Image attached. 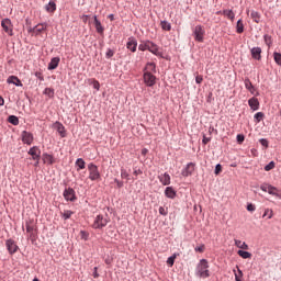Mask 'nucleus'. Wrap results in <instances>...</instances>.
I'll return each mask as SVG.
<instances>
[{
  "label": "nucleus",
  "instance_id": "obj_1",
  "mask_svg": "<svg viewBox=\"0 0 281 281\" xmlns=\"http://www.w3.org/2000/svg\"><path fill=\"white\" fill-rule=\"evenodd\" d=\"M139 52H150L154 56H161V52H159V46L151 41H142L138 45Z\"/></svg>",
  "mask_w": 281,
  "mask_h": 281
},
{
  "label": "nucleus",
  "instance_id": "obj_2",
  "mask_svg": "<svg viewBox=\"0 0 281 281\" xmlns=\"http://www.w3.org/2000/svg\"><path fill=\"white\" fill-rule=\"evenodd\" d=\"M199 278H210V263L206 259H201L196 267Z\"/></svg>",
  "mask_w": 281,
  "mask_h": 281
},
{
  "label": "nucleus",
  "instance_id": "obj_3",
  "mask_svg": "<svg viewBox=\"0 0 281 281\" xmlns=\"http://www.w3.org/2000/svg\"><path fill=\"white\" fill-rule=\"evenodd\" d=\"M88 179H90V181H100L102 179V175L100 173V169H98V166L93 162H90L88 165Z\"/></svg>",
  "mask_w": 281,
  "mask_h": 281
},
{
  "label": "nucleus",
  "instance_id": "obj_4",
  "mask_svg": "<svg viewBox=\"0 0 281 281\" xmlns=\"http://www.w3.org/2000/svg\"><path fill=\"white\" fill-rule=\"evenodd\" d=\"M106 225H109V216L97 215L92 224V227L93 229H102V227H106Z\"/></svg>",
  "mask_w": 281,
  "mask_h": 281
},
{
  "label": "nucleus",
  "instance_id": "obj_5",
  "mask_svg": "<svg viewBox=\"0 0 281 281\" xmlns=\"http://www.w3.org/2000/svg\"><path fill=\"white\" fill-rule=\"evenodd\" d=\"M26 232L29 233V238H36V224L34 220H29L25 222Z\"/></svg>",
  "mask_w": 281,
  "mask_h": 281
},
{
  "label": "nucleus",
  "instance_id": "obj_6",
  "mask_svg": "<svg viewBox=\"0 0 281 281\" xmlns=\"http://www.w3.org/2000/svg\"><path fill=\"white\" fill-rule=\"evenodd\" d=\"M194 41L198 43H203V38L205 36V29L201 25H196L193 30Z\"/></svg>",
  "mask_w": 281,
  "mask_h": 281
},
{
  "label": "nucleus",
  "instance_id": "obj_7",
  "mask_svg": "<svg viewBox=\"0 0 281 281\" xmlns=\"http://www.w3.org/2000/svg\"><path fill=\"white\" fill-rule=\"evenodd\" d=\"M143 79L146 87H155L157 85V77L153 72H144Z\"/></svg>",
  "mask_w": 281,
  "mask_h": 281
},
{
  "label": "nucleus",
  "instance_id": "obj_8",
  "mask_svg": "<svg viewBox=\"0 0 281 281\" xmlns=\"http://www.w3.org/2000/svg\"><path fill=\"white\" fill-rule=\"evenodd\" d=\"M23 144H26L27 146H32L34 142V134L30 133L27 131H23L21 134Z\"/></svg>",
  "mask_w": 281,
  "mask_h": 281
},
{
  "label": "nucleus",
  "instance_id": "obj_9",
  "mask_svg": "<svg viewBox=\"0 0 281 281\" xmlns=\"http://www.w3.org/2000/svg\"><path fill=\"white\" fill-rule=\"evenodd\" d=\"M260 190H262V192H268V194H271L272 196H278V188L271 184H261Z\"/></svg>",
  "mask_w": 281,
  "mask_h": 281
},
{
  "label": "nucleus",
  "instance_id": "obj_10",
  "mask_svg": "<svg viewBox=\"0 0 281 281\" xmlns=\"http://www.w3.org/2000/svg\"><path fill=\"white\" fill-rule=\"evenodd\" d=\"M2 30L5 32V34H9V36H12V21L10 19H4L1 21Z\"/></svg>",
  "mask_w": 281,
  "mask_h": 281
},
{
  "label": "nucleus",
  "instance_id": "obj_11",
  "mask_svg": "<svg viewBox=\"0 0 281 281\" xmlns=\"http://www.w3.org/2000/svg\"><path fill=\"white\" fill-rule=\"evenodd\" d=\"M29 155H31L34 161H41V148L33 146L29 149Z\"/></svg>",
  "mask_w": 281,
  "mask_h": 281
},
{
  "label": "nucleus",
  "instance_id": "obj_12",
  "mask_svg": "<svg viewBox=\"0 0 281 281\" xmlns=\"http://www.w3.org/2000/svg\"><path fill=\"white\" fill-rule=\"evenodd\" d=\"M5 247L9 251V254H16V251H19V246L16 245V241H14L13 239H8L5 241Z\"/></svg>",
  "mask_w": 281,
  "mask_h": 281
},
{
  "label": "nucleus",
  "instance_id": "obj_13",
  "mask_svg": "<svg viewBox=\"0 0 281 281\" xmlns=\"http://www.w3.org/2000/svg\"><path fill=\"white\" fill-rule=\"evenodd\" d=\"M64 199L67 201H76V191L72 188H68L64 191Z\"/></svg>",
  "mask_w": 281,
  "mask_h": 281
},
{
  "label": "nucleus",
  "instance_id": "obj_14",
  "mask_svg": "<svg viewBox=\"0 0 281 281\" xmlns=\"http://www.w3.org/2000/svg\"><path fill=\"white\" fill-rule=\"evenodd\" d=\"M126 47L130 49V52H137V40H135V37H130L127 40Z\"/></svg>",
  "mask_w": 281,
  "mask_h": 281
},
{
  "label": "nucleus",
  "instance_id": "obj_15",
  "mask_svg": "<svg viewBox=\"0 0 281 281\" xmlns=\"http://www.w3.org/2000/svg\"><path fill=\"white\" fill-rule=\"evenodd\" d=\"M43 162L47 164L48 166H54L56 164V158H54L52 155L45 153L42 156Z\"/></svg>",
  "mask_w": 281,
  "mask_h": 281
},
{
  "label": "nucleus",
  "instance_id": "obj_16",
  "mask_svg": "<svg viewBox=\"0 0 281 281\" xmlns=\"http://www.w3.org/2000/svg\"><path fill=\"white\" fill-rule=\"evenodd\" d=\"M194 164L189 162L187 167L182 170V177H190L194 172Z\"/></svg>",
  "mask_w": 281,
  "mask_h": 281
},
{
  "label": "nucleus",
  "instance_id": "obj_17",
  "mask_svg": "<svg viewBox=\"0 0 281 281\" xmlns=\"http://www.w3.org/2000/svg\"><path fill=\"white\" fill-rule=\"evenodd\" d=\"M7 82L9 85H15V87H23V83L21 82V79H19V77H16V76H10L7 79Z\"/></svg>",
  "mask_w": 281,
  "mask_h": 281
},
{
  "label": "nucleus",
  "instance_id": "obj_18",
  "mask_svg": "<svg viewBox=\"0 0 281 281\" xmlns=\"http://www.w3.org/2000/svg\"><path fill=\"white\" fill-rule=\"evenodd\" d=\"M59 64H60V57L52 58L50 63L48 64V70L52 71L54 69H57Z\"/></svg>",
  "mask_w": 281,
  "mask_h": 281
},
{
  "label": "nucleus",
  "instance_id": "obj_19",
  "mask_svg": "<svg viewBox=\"0 0 281 281\" xmlns=\"http://www.w3.org/2000/svg\"><path fill=\"white\" fill-rule=\"evenodd\" d=\"M248 104L252 111H258L260 109V102L258 101L257 98H251L248 100Z\"/></svg>",
  "mask_w": 281,
  "mask_h": 281
},
{
  "label": "nucleus",
  "instance_id": "obj_20",
  "mask_svg": "<svg viewBox=\"0 0 281 281\" xmlns=\"http://www.w3.org/2000/svg\"><path fill=\"white\" fill-rule=\"evenodd\" d=\"M261 54H262L261 47H254L251 49V56L252 58H255V60H260V58H262Z\"/></svg>",
  "mask_w": 281,
  "mask_h": 281
},
{
  "label": "nucleus",
  "instance_id": "obj_21",
  "mask_svg": "<svg viewBox=\"0 0 281 281\" xmlns=\"http://www.w3.org/2000/svg\"><path fill=\"white\" fill-rule=\"evenodd\" d=\"M75 166L77 168V172H80V170H85L87 168V162L82 158H78L75 162Z\"/></svg>",
  "mask_w": 281,
  "mask_h": 281
},
{
  "label": "nucleus",
  "instance_id": "obj_22",
  "mask_svg": "<svg viewBox=\"0 0 281 281\" xmlns=\"http://www.w3.org/2000/svg\"><path fill=\"white\" fill-rule=\"evenodd\" d=\"M158 179L162 186H170V175L161 173Z\"/></svg>",
  "mask_w": 281,
  "mask_h": 281
},
{
  "label": "nucleus",
  "instance_id": "obj_23",
  "mask_svg": "<svg viewBox=\"0 0 281 281\" xmlns=\"http://www.w3.org/2000/svg\"><path fill=\"white\" fill-rule=\"evenodd\" d=\"M94 27L98 34H104V27L102 26V23L98 20V15H94Z\"/></svg>",
  "mask_w": 281,
  "mask_h": 281
},
{
  "label": "nucleus",
  "instance_id": "obj_24",
  "mask_svg": "<svg viewBox=\"0 0 281 281\" xmlns=\"http://www.w3.org/2000/svg\"><path fill=\"white\" fill-rule=\"evenodd\" d=\"M244 85H245V88L254 95V93L256 92V88L251 83V80H249V78L245 79Z\"/></svg>",
  "mask_w": 281,
  "mask_h": 281
},
{
  "label": "nucleus",
  "instance_id": "obj_25",
  "mask_svg": "<svg viewBox=\"0 0 281 281\" xmlns=\"http://www.w3.org/2000/svg\"><path fill=\"white\" fill-rule=\"evenodd\" d=\"M55 128L59 133L60 137H66L65 125L60 122L55 123Z\"/></svg>",
  "mask_w": 281,
  "mask_h": 281
},
{
  "label": "nucleus",
  "instance_id": "obj_26",
  "mask_svg": "<svg viewBox=\"0 0 281 281\" xmlns=\"http://www.w3.org/2000/svg\"><path fill=\"white\" fill-rule=\"evenodd\" d=\"M165 196H167V199H175V196H177V192L172 187H167L165 190Z\"/></svg>",
  "mask_w": 281,
  "mask_h": 281
},
{
  "label": "nucleus",
  "instance_id": "obj_27",
  "mask_svg": "<svg viewBox=\"0 0 281 281\" xmlns=\"http://www.w3.org/2000/svg\"><path fill=\"white\" fill-rule=\"evenodd\" d=\"M144 72H148V74H157V66L155 65V63H148L145 67V71Z\"/></svg>",
  "mask_w": 281,
  "mask_h": 281
},
{
  "label": "nucleus",
  "instance_id": "obj_28",
  "mask_svg": "<svg viewBox=\"0 0 281 281\" xmlns=\"http://www.w3.org/2000/svg\"><path fill=\"white\" fill-rule=\"evenodd\" d=\"M45 10L46 12H48L49 14H54L56 12V2L54 1H49V3H47L45 5Z\"/></svg>",
  "mask_w": 281,
  "mask_h": 281
},
{
  "label": "nucleus",
  "instance_id": "obj_29",
  "mask_svg": "<svg viewBox=\"0 0 281 281\" xmlns=\"http://www.w3.org/2000/svg\"><path fill=\"white\" fill-rule=\"evenodd\" d=\"M45 30H47V25H45V24H37V25L33 29V34H35L36 36H38V34H41V32H45Z\"/></svg>",
  "mask_w": 281,
  "mask_h": 281
},
{
  "label": "nucleus",
  "instance_id": "obj_30",
  "mask_svg": "<svg viewBox=\"0 0 281 281\" xmlns=\"http://www.w3.org/2000/svg\"><path fill=\"white\" fill-rule=\"evenodd\" d=\"M235 246L238 247V249H249V245H247V243L235 239Z\"/></svg>",
  "mask_w": 281,
  "mask_h": 281
},
{
  "label": "nucleus",
  "instance_id": "obj_31",
  "mask_svg": "<svg viewBox=\"0 0 281 281\" xmlns=\"http://www.w3.org/2000/svg\"><path fill=\"white\" fill-rule=\"evenodd\" d=\"M60 215L64 218V221H67L71 218V216H74V212L70 210H65L64 212L60 213Z\"/></svg>",
  "mask_w": 281,
  "mask_h": 281
},
{
  "label": "nucleus",
  "instance_id": "obj_32",
  "mask_svg": "<svg viewBox=\"0 0 281 281\" xmlns=\"http://www.w3.org/2000/svg\"><path fill=\"white\" fill-rule=\"evenodd\" d=\"M236 32L237 34H243V32H245V24H243V20L237 21Z\"/></svg>",
  "mask_w": 281,
  "mask_h": 281
},
{
  "label": "nucleus",
  "instance_id": "obj_33",
  "mask_svg": "<svg viewBox=\"0 0 281 281\" xmlns=\"http://www.w3.org/2000/svg\"><path fill=\"white\" fill-rule=\"evenodd\" d=\"M250 16L255 23H260V12L251 11Z\"/></svg>",
  "mask_w": 281,
  "mask_h": 281
},
{
  "label": "nucleus",
  "instance_id": "obj_34",
  "mask_svg": "<svg viewBox=\"0 0 281 281\" xmlns=\"http://www.w3.org/2000/svg\"><path fill=\"white\" fill-rule=\"evenodd\" d=\"M237 254L240 256V258H244V260L251 258V252L249 251L238 250Z\"/></svg>",
  "mask_w": 281,
  "mask_h": 281
},
{
  "label": "nucleus",
  "instance_id": "obj_35",
  "mask_svg": "<svg viewBox=\"0 0 281 281\" xmlns=\"http://www.w3.org/2000/svg\"><path fill=\"white\" fill-rule=\"evenodd\" d=\"M223 14H224V16H227V19H229L232 21H234V19L236 18V14L232 10H224Z\"/></svg>",
  "mask_w": 281,
  "mask_h": 281
},
{
  "label": "nucleus",
  "instance_id": "obj_36",
  "mask_svg": "<svg viewBox=\"0 0 281 281\" xmlns=\"http://www.w3.org/2000/svg\"><path fill=\"white\" fill-rule=\"evenodd\" d=\"M160 25H161V29L165 30L166 32H170V30H172V25H170V22L168 21H161Z\"/></svg>",
  "mask_w": 281,
  "mask_h": 281
},
{
  "label": "nucleus",
  "instance_id": "obj_37",
  "mask_svg": "<svg viewBox=\"0 0 281 281\" xmlns=\"http://www.w3.org/2000/svg\"><path fill=\"white\" fill-rule=\"evenodd\" d=\"M8 122L10 124H13V126H19V117H16L14 115H10L8 119Z\"/></svg>",
  "mask_w": 281,
  "mask_h": 281
},
{
  "label": "nucleus",
  "instance_id": "obj_38",
  "mask_svg": "<svg viewBox=\"0 0 281 281\" xmlns=\"http://www.w3.org/2000/svg\"><path fill=\"white\" fill-rule=\"evenodd\" d=\"M44 95H47L48 98H54V89L53 88H46L44 90Z\"/></svg>",
  "mask_w": 281,
  "mask_h": 281
},
{
  "label": "nucleus",
  "instance_id": "obj_39",
  "mask_svg": "<svg viewBox=\"0 0 281 281\" xmlns=\"http://www.w3.org/2000/svg\"><path fill=\"white\" fill-rule=\"evenodd\" d=\"M273 58H274V63H277V65H281V54L280 53L274 52Z\"/></svg>",
  "mask_w": 281,
  "mask_h": 281
},
{
  "label": "nucleus",
  "instance_id": "obj_40",
  "mask_svg": "<svg viewBox=\"0 0 281 281\" xmlns=\"http://www.w3.org/2000/svg\"><path fill=\"white\" fill-rule=\"evenodd\" d=\"M175 260H177V255H173L167 259V265L172 267L175 265Z\"/></svg>",
  "mask_w": 281,
  "mask_h": 281
},
{
  "label": "nucleus",
  "instance_id": "obj_41",
  "mask_svg": "<svg viewBox=\"0 0 281 281\" xmlns=\"http://www.w3.org/2000/svg\"><path fill=\"white\" fill-rule=\"evenodd\" d=\"M263 38H265L266 45H268V47H271V43H273V41L271 40V36L265 35Z\"/></svg>",
  "mask_w": 281,
  "mask_h": 281
},
{
  "label": "nucleus",
  "instance_id": "obj_42",
  "mask_svg": "<svg viewBox=\"0 0 281 281\" xmlns=\"http://www.w3.org/2000/svg\"><path fill=\"white\" fill-rule=\"evenodd\" d=\"M273 168H276V162L271 161L265 167V170L269 172V170H273Z\"/></svg>",
  "mask_w": 281,
  "mask_h": 281
},
{
  "label": "nucleus",
  "instance_id": "obj_43",
  "mask_svg": "<svg viewBox=\"0 0 281 281\" xmlns=\"http://www.w3.org/2000/svg\"><path fill=\"white\" fill-rule=\"evenodd\" d=\"M262 117H265V113L262 112H258L255 114V120H257V122H262Z\"/></svg>",
  "mask_w": 281,
  "mask_h": 281
},
{
  "label": "nucleus",
  "instance_id": "obj_44",
  "mask_svg": "<svg viewBox=\"0 0 281 281\" xmlns=\"http://www.w3.org/2000/svg\"><path fill=\"white\" fill-rule=\"evenodd\" d=\"M235 273V280L240 281V278H243V270L238 269V273H236V270H234Z\"/></svg>",
  "mask_w": 281,
  "mask_h": 281
},
{
  "label": "nucleus",
  "instance_id": "obj_45",
  "mask_svg": "<svg viewBox=\"0 0 281 281\" xmlns=\"http://www.w3.org/2000/svg\"><path fill=\"white\" fill-rule=\"evenodd\" d=\"M259 143L261 144V146L269 148V140H267V138L259 139Z\"/></svg>",
  "mask_w": 281,
  "mask_h": 281
},
{
  "label": "nucleus",
  "instance_id": "obj_46",
  "mask_svg": "<svg viewBox=\"0 0 281 281\" xmlns=\"http://www.w3.org/2000/svg\"><path fill=\"white\" fill-rule=\"evenodd\" d=\"M159 214H161V216H168V210H166L164 206H160Z\"/></svg>",
  "mask_w": 281,
  "mask_h": 281
},
{
  "label": "nucleus",
  "instance_id": "obj_47",
  "mask_svg": "<svg viewBox=\"0 0 281 281\" xmlns=\"http://www.w3.org/2000/svg\"><path fill=\"white\" fill-rule=\"evenodd\" d=\"M115 52H113V49H108V52L105 53L106 58H113Z\"/></svg>",
  "mask_w": 281,
  "mask_h": 281
},
{
  "label": "nucleus",
  "instance_id": "obj_48",
  "mask_svg": "<svg viewBox=\"0 0 281 281\" xmlns=\"http://www.w3.org/2000/svg\"><path fill=\"white\" fill-rule=\"evenodd\" d=\"M220 172H223V166H221V164L215 166V175H218Z\"/></svg>",
  "mask_w": 281,
  "mask_h": 281
},
{
  "label": "nucleus",
  "instance_id": "obj_49",
  "mask_svg": "<svg viewBox=\"0 0 281 281\" xmlns=\"http://www.w3.org/2000/svg\"><path fill=\"white\" fill-rule=\"evenodd\" d=\"M35 77H37V79L41 80V82H43V80H45V77H43V72L36 71Z\"/></svg>",
  "mask_w": 281,
  "mask_h": 281
},
{
  "label": "nucleus",
  "instance_id": "obj_50",
  "mask_svg": "<svg viewBox=\"0 0 281 281\" xmlns=\"http://www.w3.org/2000/svg\"><path fill=\"white\" fill-rule=\"evenodd\" d=\"M80 236L83 240H87L89 238V233L85 232V231H81L80 232Z\"/></svg>",
  "mask_w": 281,
  "mask_h": 281
},
{
  "label": "nucleus",
  "instance_id": "obj_51",
  "mask_svg": "<svg viewBox=\"0 0 281 281\" xmlns=\"http://www.w3.org/2000/svg\"><path fill=\"white\" fill-rule=\"evenodd\" d=\"M237 142H238V144H243V142H245V135L238 134L237 135Z\"/></svg>",
  "mask_w": 281,
  "mask_h": 281
},
{
  "label": "nucleus",
  "instance_id": "obj_52",
  "mask_svg": "<svg viewBox=\"0 0 281 281\" xmlns=\"http://www.w3.org/2000/svg\"><path fill=\"white\" fill-rule=\"evenodd\" d=\"M195 251H199V254H203V251H205V245H201L200 247H195Z\"/></svg>",
  "mask_w": 281,
  "mask_h": 281
},
{
  "label": "nucleus",
  "instance_id": "obj_53",
  "mask_svg": "<svg viewBox=\"0 0 281 281\" xmlns=\"http://www.w3.org/2000/svg\"><path fill=\"white\" fill-rule=\"evenodd\" d=\"M195 82H196V85H201V82H203V76L198 75V76L195 77Z\"/></svg>",
  "mask_w": 281,
  "mask_h": 281
},
{
  "label": "nucleus",
  "instance_id": "obj_54",
  "mask_svg": "<svg viewBox=\"0 0 281 281\" xmlns=\"http://www.w3.org/2000/svg\"><path fill=\"white\" fill-rule=\"evenodd\" d=\"M247 210H248V212H256V205H254V204H248V205H247Z\"/></svg>",
  "mask_w": 281,
  "mask_h": 281
},
{
  "label": "nucleus",
  "instance_id": "obj_55",
  "mask_svg": "<svg viewBox=\"0 0 281 281\" xmlns=\"http://www.w3.org/2000/svg\"><path fill=\"white\" fill-rule=\"evenodd\" d=\"M93 89H97V91H100V82L98 80H93Z\"/></svg>",
  "mask_w": 281,
  "mask_h": 281
},
{
  "label": "nucleus",
  "instance_id": "obj_56",
  "mask_svg": "<svg viewBox=\"0 0 281 281\" xmlns=\"http://www.w3.org/2000/svg\"><path fill=\"white\" fill-rule=\"evenodd\" d=\"M121 177L122 179H128V172H126V170H121Z\"/></svg>",
  "mask_w": 281,
  "mask_h": 281
},
{
  "label": "nucleus",
  "instance_id": "obj_57",
  "mask_svg": "<svg viewBox=\"0 0 281 281\" xmlns=\"http://www.w3.org/2000/svg\"><path fill=\"white\" fill-rule=\"evenodd\" d=\"M211 140H212V138L203 136L202 144H204V145L210 144Z\"/></svg>",
  "mask_w": 281,
  "mask_h": 281
},
{
  "label": "nucleus",
  "instance_id": "obj_58",
  "mask_svg": "<svg viewBox=\"0 0 281 281\" xmlns=\"http://www.w3.org/2000/svg\"><path fill=\"white\" fill-rule=\"evenodd\" d=\"M93 278H100V274L98 273V267H94Z\"/></svg>",
  "mask_w": 281,
  "mask_h": 281
},
{
  "label": "nucleus",
  "instance_id": "obj_59",
  "mask_svg": "<svg viewBox=\"0 0 281 281\" xmlns=\"http://www.w3.org/2000/svg\"><path fill=\"white\" fill-rule=\"evenodd\" d=\"M5 104V100H3V97L0 95V106H3Z\"/></svg>",
  "mask_w": 281,
  "mask_h": 281
},
{
  "label": "nucleus",
  "instance_id": "obj_60",
  "mask_svg": "<svg viewBox=\"0 0 281 281\" xmlns=\"http://www.w3.org/2000/svg\"><path fill=\"white\" fill-rule=\"evenodd\" d=\"M271 210H269V209H266V211H265V213H263V216H267L268 214H271Z\"/></svg>",
  "mask_w": 281,
  "mask_h": 281
},
{
  "label": "nucleus",
  "instance_id": "obj_61",
  "mask_svg": "<svg viewBox=\"0 0 281 281\" xmlns=\"http://www.w3.org/2000/svg\"><path fill=\"white\" fill-rule=\"evenodd\" d=\"M142 155H144V156L148 155V149H146V148L142 149Z\"/></svg>",
  "mask_w": 281,
  "mask_h": 281
},
{
  "label": "nucleus",
  "instance_id": "obj_62",
  "mask_svg": "<svg viewBox=\"0 0 281 281\" xmlns=\"http://www.w3.org/2000/svg\"><path fill=\"white\" fill-rule=\"evenodd\" d=\"M134 175H135L136 177H137V175H142V170H139V169H138V170H135V171H134Z\"/></svg>",
  "mask_w": 281,
  "mask_h": 281
},
{
  "label": "nucleus",
  "instance_id": "obj_63",
  "mask_svg": "<svg viewBox=\"0 0 281 281\" xmlns=\"http://www.w3.org/2000/svg\"><path fill=\"white\" fill-rule=\"evenodd\" d=\"M268 218H273V211H270Z\"/></svg>",
  "mask_w": 281,
  "mask_h": 281
},
{
  "label": "nucleus",
  "instance_id": "obj_64",
  "mask_svg": "<svg viewBox=\"0 0 281 281\" xmlns=\"http://www.w3.org/2000/svg\"><path fill=\"white\" fill-rule=\"evenodd\" d=\"M109 19H110V21H114V15H113V14H110V15H109Z\"/></svg>",
  "mask_w": 281,
  "mask_h": 281
}]
</instances>
